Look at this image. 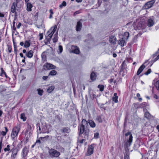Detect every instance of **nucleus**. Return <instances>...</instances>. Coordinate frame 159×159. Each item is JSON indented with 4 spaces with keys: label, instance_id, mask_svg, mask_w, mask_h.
<instances>
[{
    "label": "nucleus",
    "instance_id": "nucleus-61",
    "mask_svg": "<svg viewBox=\"0 0 159 159\" xmlns=\"http://www.w3.org/2000/svg\"><path fill=\"white\" fill-rule=\"evenodd\" d=\"M30 65L31 66V67L30 68H29V69H31L33 67V64H32L31 63H30Z\"/></svg>",
    "mask_w": 159,
    "mask_h": 159
},
{
    "label": "nucleus",
    "instance_id": "nucleus-18",
    "mask_svg": "<svg viewBox=\"0 0 159 159\" xmlns=\"http://www.w3.org/2000/svg\"><path fill=\"white\" fill-rule=\"evenodd\" d=\"M87 122L90 126L92 128H94L96 126V124L94 121L91 120H88Z\"/></svg>",
    "mask_w": 159,
    "mask_h": 159
},
{
    "label": "nucleus",
    "instance_id": "nucleus-21",
    "mask_svg": "<svg viewBox=\"0 0 159 159\" xmlns=\"http://www.w3.org/2000/svg\"><path fill=\"white\" fill-rule=\"evenodd\" d=\"M33 7L32 5L30 3H27V10L28 11H32V8Z\"/></svg>",
    "mask_w": 159,
    "mask_h": 159
},
{
    "label": "nucleus",
    "instance_id": "nucleus-40",
    "mask_svg": "<svg viewBox=\"0 0 159 159\" xmlns=\"http://www.w3.org/2000/svg\"><path fill=\"white\" fill-rule=\"evenodd\" d=\"M10 145H7V147L4 148V151L5 152H6L7 151H10Z\"/></svg>",
    "mask_w": 159,
    "mask_h": 159
},
{
    "label": "nucleus",
    "instance_id": "nucleus-34",
    "mask_svg": "<svg viewBox=\"0 0 159 159\" xmlns=\"http://www.w3.org/2000/svg\"><path fill=\"white\" fill-rule=\"evenodd\" d=\"M154 86L156 87L157 90L159 91V80L157 81L154 84Z\"/></svg>",
    "mask_w": 159,
    "mask_h": 159
},
{
    "label": "nucleus",
    "instance_id": "nucleus-25",
    "mask_svg": "<svg viewBox=\"0 0 159 159\" xmlns=\"http://www.w3.org/2000/svg\"><path fill=\"white\" fill-rule=\"evenodd\" d=\"M30 45V41H25L24 43V47L25 48L29 47Z\"/></svg>",
    "mask_w": 159,
    "mask_h": 159
},
{
    "label": "nucleus",
    "instance_id": "nucleus-20",
    "mask_svg": "<svg viewBox=\"0 0 159 159\" xmlns=\"http://www.w3.org/2000/svg\"><path fill=\"white\" fill-rule=\"evenodd\" d=\"M97 75L95 74V73L93 72H92L90 75V79L92 81L95 80L96 78Z\"/></svg>",
    "mask_w": 159,
    "mask_h": 159
},
{
    "label": "nucleus",
    "instance_id": "nucleus-59",
    "mask_svg": "<svg viewBox=\"0 0 159 159\" xmlns=\"http://www.w3.org/2000/svg\"><path fill=\"white\" fill-rule=\"evenodd\" d=\"M125 64H124V62H123L122 65H121V66H122V69H125Z\"/></svg>",
    "mask_w": 159,
    "mask_h": 159
},
{
    "label": "nucleus",
    "instance_id": "nucleus-43",
    "mask_svg": "<svg viewBox=\"0 0 159 159\" xmlns=\"http://www.w3.org/2000/svg\"><path fill=\"white\" fill-rule=\"evenodd\" d=\"M14 43V52L15 53H16L17 51V47L16 45L15 44V43L14 42H13Z\"/></svg>",
    "mask_w": 159,
    "mask_h": 159
},
{
    "label": "nucleus",
    "instance_id": "nucleus-35",
    "mask_svg": "<svg viewBox=\"0 0 159 159\" xmlns=\"http://www.w3.org/2000/svg\"><path fill=\"white\" fill-rule=\"evenodd\" d=\"M66 5V3L65 1H63L62 3L59 5V7L60 8H62L63 7H65Z\"/></svg>",
    "mask_w": 159,
    "mask_h": 159
},
{
    "label": "nucleus",
    "instance_id": "nucleus-4",
    "mask_svg": "<svg viewBox=\"0 0 159 159\" xmlns=\"http://www.w3.org/2000/svg\"><path fill=\"white\" fill-rule=\"evenodd\" d=\"M57 25H54L53 27H52L47 32L46 34L47 36V39L48 40H50L52 36L56 31L57 29Z\"/></svg>",
    "mask_w": 159,
    "mask_h": 159
},
{
    "label": "nucleus",
    "instance_id": "nucleus-53",
    "mask_svg": "<svg viewBox=\"0 0 159 159\" xmlns=\"http://www.w3.org/2000/svg\"><path fill=\"white\" fill-rule=\"evenodd\" d=\"M16 2V4H18L21 1V0H15Z\"/></svg>",
    "mask_w": 159,
    "mask_h": 159
},
{
    "label": "nucleus",
    "instance_id": "nucleus-56",
    "mask_svg": "<svg viewBox=\"0 0 159 159\" xmlns=\"http://www.w3.org/2000/svg\"><path fill=\"white\" fill-rule=\"evenodd\" d=\"M48 76H43V80H46L48 78Z\"/></svg>",
    "mask_w": 159,
    "mask_h": 159
},
{
    "label": "nucleus",
    "instance_id": "nucleus-32",
    "mask_svg": "<svg viewBox=\"0 0 159 159\" xmlns=\"http://www.w3.org/2000/svg\"><path fill=\"white\" fill-rule=\"evenodd\" d=\"M37 91L38 92V94L42 96L43 95V90L41 89H38Z\"/></svg>",
    "mask_w": 159,
    "mask_h": 159
},
{
    "label": "nucleus",
    "instance_id": "nucleus-9",
    "mask_svg": "<svg viewBox=\"0 0 159 159\" xmlns=\"http://www.w3.org/2000/svg\"><path fill=\"white\" fill-rule=\"evenodd\" d=\"M29 151V148H27L26 146L24 147L22 149L21 152V156L23 158L26 157Z\"/></svg>",
    "mask_w": 159,
    "mask_h": 159
},
{
    "label": "nucleus",
    "instance_id": "nucleus-15",
    "mask_svg": "<svg viewBox=\"0 0 159 159\" xmlns=\"http://www.w3.org/2000/svg\"><path fill=\"white\" fill-rule=\"evenodd\" d=\"M82 27V24L80 21H78L76 26V30L77 31H80Z\"/></svg>",
    "mask_w": 159,
    "mask_h": 159
},
{
    "label": "nucleus",
    "instance_id": "nucleus-27",
    "mask_svg": "<svg viewBox=\"0 0 159 159\" xmlns=\"http://www.w3.org/2000/svg\"><path fill=\"white\" fill-rule=\"evenodd\" d=\"M5 131H2L1 132V134L3 136H5L8 130L7 128L6 127H5Z\"/></svg>",
    "mask_w": 159,
    "mask_h": 159
},
{
    "label": "nucleus",
    "instance_id": "nucleus-19",
    "mask_svg": "<svg viewBox=\"0 0 159 159\" xmlns=\"http://www.w3.org/2000/svg\"><path fill=\"white\" fill-rule=\"evenodd\" d=\"M33 53L34 52L32 50H30L28 52L26 53L25 54L28 57L31 58L33 56Z\"/></svg>",
    "mask_w": 159,
    "mask_h": 159
},
{
    "label": "nucleus",
    "instance_id": "nucleus-26",
    "mask_svg": "<svg viewBox=\"0 0 159 159\" xmlns=\"http://www.w3.org/2000/svg\"><path fill=\"white\" fill-rule=\"evenodd\" d=\"M55 87L54 86H51L48 87V88L47 89V92L49 93H50L54 89Z\"/></svg>",
    "mask_w": 159,
    "mask_h": 159
},
{
    "label": "nucleus",
    "instance_id": "nucleus-47",
    "mask_svg": "<svg viewBox=\"0 0 159 159\" xmlns=\"http://www.w3.org/2000/svg\"><path fill=\"white\" fill-rule=\"evenodd\" d=\"M58 48L60 53H61L63 51V48L62 46L59 45V46Z\"/></svg>",
    "mask_w": 159,
    "mask_h": 159
},
{
    "label": "nucleus",
    "instance_id": "nucleus-62",
    "mask_svg": "<svg viewBox=\"0 0 159 159\" xmlns=\"http://www.w3.org/2000/svg\"><path fill=\"white\" fill-rule=\"evenodd\" d=\"M113 56L114 57H116L117 56V55L116 53H114L113 54Z\"/></svg>",
    "mask_w": 159,
    "mask_h": 159
},
{
    "label": "nucleus",
    "instance_id": "nucleus-10",
    "mask_svg": "<svg viewBox=\"0 0 159 159\" xmlns=\"http://www.w3.org/2000/svg\"><path fill=\"white\" fill-rule=\"evenodd\" d=\"M155 0H151L146 2L144 5V8L145 9H148L152 7L155 3Z\"/></svg>",
    "mask_w": 159,
    "mask_h": 159
},
{
    "label": "nucleus",
    "instance_id": "nucleus-8",
    "mask_svg": "<svg viewBox=\"0 0 159 159\" xmlns=\"http://www.w3.org/2000/svg\"><path fill=\"white\" fill-rule=\"evenodd\" d=\"M18 151L19 150L18 149L16 148H13L11 150V151L12 152V153L11 156V159H15L16 157Z\"/></svg>",
    "mask_w": 159,
    "mask_h": 159
},
{
    "label": "nucleus",
    "instance_id": "nucleus-6",
    "mask_svg": "<svg viewBox=\"0 0 159 159\" xmlns=\"http://www.w3.org/2000/svg\"><path fill=\"white\" fill-rule=\"evenodd\" d=\"M48 152L49 156L52 158L58 157L60 155V152L52 148L49 149Z\"/></svg>",
    "mask_w": 159,
    "mask_h": 159
},
{
    "label": "nucleus",
    "instance_id": "nucleus-29",
    "mask_svg": "<svg viewBox=\"0 0 159 159\" xmlns=\"http://www.w3.org/2000/svg\"><path fill=\"white\" fill-rule=\"evenodd\" d=\"M124 38L125 39H128L129 36V33L128 32H125L123 35Z\"/></svg>",
    "mask_w": 159,
    "mask_h": 159
},
{
    "label": "nucleus",
    "instance_id": "nucleus-30",
    "mask_svg": "<svg viewBox=\"0 0 159 159\" xmlns=\"http://www.w3.org/2000/svg\"><path fill=\"white\" fill-rule=\"evenodd\" d=\"M6 90V89L4 86H0V93H1L2 92L5 91Z\"/></svg>",
    "mask_w": 159,
    "mask_h": 159
},
{
    "label": "nucleus",
    "instance_id": "nucleus-55",
    "mask_svg": "<svg viewBox=\"0 0 159 159\" xmlns=\"http://www.w3.org/2000/svg\"><path fill=\"white\" fill-rule=\"evenodd\" d=\"M4 16V14L2 13H1L0 12V17H3Z\"/></svg>",
    "mask_w": 159,
    "mask_h": 159
},
{
    "label": "nucleus",
    "instance_id": "nucleus-46",
    "mask_svg": "<svg viewBox=\"0 0 159 159\" xmlns=\"http://www.w3.org/2000/svg\"><path fill=\"white\" fill-rule=\"evenodd\" d=\"M99 136V133L97 132L94 134V138L96 139H97L98 138Z\"/></svg>",
    "mask_w": 159,
    "mask_h": 159
},
{
    "label": "nucleus",
    "instance_id": "nucleus-24",
    "mask_svg": "<svg viewBox=\"0 0 159 159\" xmlns=\"http://www.w3.org/2000/svg\"><path fill=\"white\" fill-rule=\"evenodd\" d=\"M61 131L63 133H69L70 131V129L67 127H65L61 129Z\"/></svg>",
    "mask_w": 159,
    "mask_h": 159
},
{
    "label": "nucleus",
    "instance_id": "nucleus-13",
    "mask_svg": "<svg viewBox=\"0 0 159 159\" xmlns=\"http://www.w3.org/2000/svg\"><path fill=\"white\" fill-rule=\"evenodd\" d=\"M18 4L16 3L15 2L13 3L11 6V11L12 13H15V14H17V12L16 11V7Z\"/></svg>",
    "mask_w": 159,
    "mask_h": 159
},
{
    "label": "nucleus",
    "instance_id": "nucleus-3",
    "mask_svg": "<svg viewBox=\"0 0 159 159\" xmlns=\"http://www.w3.org/2000/svg\"><path fill=\"white\" fill-rule=\"evenodd\" d=\"M20 129V126L19 125H17L13 128L11 134V137L13 140H14L15 138L17 136Z\"/></svg>",
    "mask_w": 159,
    "mask_h": 159
},
{
    "label": "nucleus",
    "instance_id": "nucleus-33",
    "mask_svg": "<svg viewBox=\"0 0 159 159\" xmlns=\"http://www.w3.org/2000/svg\"><path fill=\"white\" fill-rule=\"evenodd\" d=\"M96 120L99 122L101 123L102 122V119L100 116H98L96 118Z\"/></svg>",
    "mask_w": 159,
    "mask_h": 159
},
{
    "label": "nucleus",
    "instance_id": "nucleus-42",
    "mask_svg": "<svg viewBox=\"0 0 159 159\" xmlns=\"http://www.w3.org/2000/svg\"><path fill=\"white\" fill-rule=\"evenodd\" d=\"M8 50L9 53H11L12 51V47L10 45H7Z\"/></svg>",
    "mask_w": 159,
    "mask_h": 159
},
{
    "label": "nucleus",
    "instance_id": "nucleus-16",
    "mask_svg": "<svg viewBox=\"0 0 159 159\" xmlns=\"http://www.w3.org/2000/svg\"><path fill=\"white\" fill-rule=\"evenodd\" d=\"M119 44L121 46L123 47L125 44H126V43L125 40L123 38L120 39L118 41Z\"/></svg>",
    "mask_w": 159,
    "mask_h": 159
},
{
    "label": "nucleus",
    "instance_id": "nucleus-22",
    "mask_svg": "<svg viewBox=\"0 0 159 159\" xmlns=\"http://www.w3.org/2000/svg\"><path fill=\"white\" fill-rule=\"evenodd\" d=\"M118 97L117 96V93H115L112 98V101L115 103H117L118 102Z\"/></svg>",
    "mask_w": 159,
    "mask_h": 159
},
{
    "label": "nucleus",
    "instance_id": "nucleus-23",
    "mask_svg": "<svg viewBox=\"0 0 159 159\" xmlns=\"http://www.w3.org/2000/svg\"><path fill=\"white\" fill-rule=\"evenodd\" d=\"M49 137V136L48 135H47L44 137H40L39 138V139H38L36 140L35 143L36 144V143H41V142L40 140V139L42 140L43 139H44L45 140H46L47 139H48V138Z\"/></svg>",
    "mask_w": 159,
    "mask_h": 159
},
{
    "label": "nucleus",
    "instance_id": "nucleus-52",
    "mask_svg": "<svg viewBox=\"0 0 159 159\" xmlns=\"http://www.w3.org/2000/svg\"><path fill=\"white\" fill-rule=\"evenodd\" d=\"M21 25V24L19 22L17 25V28L18 29H19Z\"/></svg>",
    "mask_w": 159,
    "mask_h": 159
},
{
    "label": "nucleus",
    "instance_id": "nucleus-50",
    "mask_svg": "<svg viewBox=\"0 0 159 159\" xmlns=\"http://www.w3.org/2000/svg\"><path fill=\"white\" fill-rule=\"evenodd\" d=\"M129 157L128 155L126 154L125 155L124 159H129Z\"/></svg>",
    "mask_w": 159,
    "mask_h": 159
},
{
    "label": "nucleus",
    "instance_id": "nucleus-36",
    "mask_svg": "<svg viewBox=\"0 0 159 159\" xmlns=\"http://www.w3.org/2000/svg\"><path fill=\"white\" fill-rule=\"evenodd\" d=\"M144 115L145 117L148 119H149L150 118V115L148 112H146Z\"/></svg>",
    "mask_w": 159,
    "mask_h": 159
},
{
    "label": "nucleus",
    "instance_id": "nucleus-49",
    "mask_svg": "<svg viewBox=\"0 0 159 159\" xmlns=\"http://www.w3.org/2000/svg\"><path fill=\"white\" fill-rule=\"evenodd\" d=\"M39 36V40H41L43 39V34L42 33L40 34Z\"/></svg>",
    "mask_w": 159,
    "mask_h": 159
},
{
    "label": "nucleus",
    "instance_id": "nucleus-38",
    "mask_svg": "<svg viewBox=\"0 0 159 159\" xmlns=\"http://www.w3.org/2000/svg\"><path fill=\"white\" fill-rule=\"evenodd\" d=\"M72 52L73 53H74L76 54H79L80 52V51L79 49L76 48L75 49L73 50Z\"/></svg>",
    "mask_w": 159,
    "mask_h": 159
},
{
    "label": "nucleus",
    "instance_id": "nucleus-63",
    "mask_svg": "<svg viewBox=\"0 0 159 159\" xmlns=\"http://www.w3.org/2000/svg\"><path fill=\"white\" fill-rule=\"evenodd\" d=\"M136 96H137V97L138 98H139L140 97V94H139V93H137V95H136Z\"/></svg>",
    "mask_w": 159,
    "mask_h": 159
},
{
    "label": "nucleus",
    "instance_id": "nucleus-64",
    "mask_svg": "<svg viewBox=\"0 0 159 159\" xmlns=\"http://www.w3.org/2000/svg\"><path fill=\"white\" fill-rule=\"evenodd\" d=\"M157 129L158 130L159 132V125H157L156 127Z\"/></svg>",
    "mask_w": 159,
    "mask_h": 159
},
{
    "label": "nucleus",
    "instance_id": "nucleus-31",
    "mask_svg": "<svg viewBox=\"0 0 159 159\" xmlns=\"http://www.w3.org/2000/svg\"><path fill=\"white\" fill-rule=\"evenodd\" d=\"M20 118L24 121L26 120V117L24 113H22L21 114Z\"/></svg>",
    "mask_w": 159,
    "mask_h": 159
},
{
    "label": "nucleus",
    "instance_id": "nucleus-37",
    "mask_svg": "<svg viewBox=\"0 0 159 159\" xmlns=\"http://www.w3.org/2000/svg\"><path fill=\"white\" fill-rule=\"evenodd\" d=\"M98 88L99 89L100 91H102L104 90V86L103 85H98Z\"/></svg>",
    "mask_w": 159,
    "mask_h": 159
},
{
    "label": "nucleus",
    "instance_id": "nucleus-57",
    "mask_svg": "<svg viewBox=\"0 0 159 159\" xmlns=\"http://www.w3.org/2000/svg\"><path fill=\"white\" fill-rule=\"evenodd\" d=\"M85 140L84 139H82L79 142L80 143H83L84 141Z\"/></svg>",
    "mask_w": 159,
    "mask_h": 159
},
{
    "label": "nucleus",
    "instance_id": "nucleus-60",
    "mask_svg": "<svg viewBox=\"0 0 159 159\" xmlns=\"http://www.w3.org/2000/svg\"><path fill=\"white\" fill-rule=\"evenodd\" d=\"M20 45H21V46H23L24 45V43L23 42H20Z\"/></svg>",
    "mask_w": 159,
    "mask_h": 159
},
{
    "label": "nucleus",
    "instance_id": "nucleus-58",
    "mask_svg": "<svg viewBox=\"0 0 159 159\" xmlns=\"http://www.w3.org/2000/svg\"><path fill=\"white\" fill-rule=\"evenodd\" d=\"M153 97L155 98V99H158V96L156 95V94H154L153 96Z\"/></svg>",
    "mask_w": 159,
    "mask_h": 159
},
{
    "label": "nucleus",
    "instance_id": "nucleus-45",
    "mask_svg": "<svg viewBox=\"0 0 159 159\" xmlns=\"http://www.w3.org/2000/svg\"><path fill=\"white\" fill-rule=\"evenodd\" d=\"M108 82L110 84H111L113 82V83L115 84L116 83V81L114 80L113 79H110L109 80Z\"/></svg>",
    "mask_w": 159,
    "mask_h": 159
},
{
    "label": "nucleus",
    "instance_id": "nucleus-28",
    "mask_svg": "<svg viewBox=\"0 0 159 159\" xmlns=\"http://www.w3.org/2000/svg\"><path fill=\"white\" fill-rule=\"evenodd\" d=\"M57 73V72L56 70H53L50 72L49 75L54 76Z\"/></svg>",
    "mask_w": 159,
    "mask_h": 159
},
{
    "label": "nucleus",
    "instance_id": "nucleus-41",
    "mask_svg": "<svg viewBox=\"0 0 159 159\" xmlns=\"http://www.w3.org/2000/svg\"><path fill=\"white\" fill-rule=\"evenodd\" d=\"M1 74L0 75L2 76H3V75H6V73L3 68H2L1 69Z\"/></svg>",
    "mask_w": 159,
    "mask_h": 159
},
{
    "label": "nucleus",
    "instance_id": "nucleus-39",
    "mask_svg": "<svg viewBox=\"0 0 159 159\" xmlns=\"http://www.w3.org/2000/svg\"><path fill=\"white\" fill-rule=\"evenodd\" d=\"M57 35L56 34H55L54 35V37L53 39L52 40L53 41V42L54 43H55L57 41Z\"/></svg>",
    "mask_w": 159,
    "mask_h": 159
},
{
    "label": "nucleus",
    "instance_id": "nucleus-7",
    "mask_svg": "<svg viewBox=\"0 0 159 159\" xmlns=\"http://www.w3.org/2000/svg\"><path fill=\"white\" fill-rule=\"evenodd\" d=\"M155 17L151 16L148 17L147 21V24L149 27L152 26L155 24Z\"/></svg>",
    "mask_w": 159,
    "mask_h": 159
},
{
    "label": "nucleus",
    "instance_id": "nucleus-48",
    "mask_svg": "<svg viewBox=\"0 0 159 159\" xmlns=\"http://www.w3.org/2000/svg\"><path fill=\"white\" fill-rule=\"evenodd\" d=\"M41 56L42 58L43 59H45L46 58V56L45 55L44 52H43Z\"/></svg>",
    "mask_w": 159,
    "mask_h": 159
},
{
    "label": "nucleus",
    "instance_id": "nucleus-1",
    "mask_svg": "<svg viewBox=\"0 0 159 159\" xmlns=\"http://www.w3.org/2000/svg\"><path fill=\"white\" fill-rule=\"evenodd\" d=\"M82 124L78 126L79 133L82 134L84 133V138L88 139L89 133V130L85 129L84 125L87 124V122L85 119H83L82 121Z\"/></svg>",
    "mask_w": 159,
    "mask_h": 159
},
{
    "label": "nucleus",
    "instance_id": "nucleus-44",
    "mask_svg": "<svg viewBox=\"0 0 159 159\" xmlns=\"http://www.w3.org/2000/svg\"><path fill=\"white\" fill-rule=\"evenodd\" d=\"M151 72V70L150 69H148L147 72H145L144 73V74L146 75H148Z\"/></svg>",
    "mask_w": 159,
    "mask_h": 159
},
{
    "label": "nucleus",
    "instance_id": "nucleus-54",
    "mask_svg": "<svg viewBox=\"0 0 159 159\" xmlns=\"http://www.w3.org/2000/svg\"><path fill=\"white\" fill-rule=\"evenodd\" d=\"M49 12L50 13V14L53 15V11L52 10V9H51L49 10Z\"/></svg>",
    "mask_w": 159,
    "mask_h": 159
},
{
    "label": "nucleus",
    "instance_id": "nucleus-2",
    "mask_svg": "<svg viewBox=\"0 0 159 159\" xmlns=\"http://www.w3.org/2000/svg\"><path fill=\"white\" fill-rule=\"evenodd\" d=\"M145 20L144 17H142L136 20L135 25L139 30L145 28Z\"/></svg>",
    "mask_w": 159,
    "mask_h": 159
},
{
    "label": "nucleus",
    "instance_id": "nucleus-14",
    "mask_svg": "<svg viewBox=\"0 0 159 159\" xmlns=\"http://www.w3.org/2000/svg\"><path fill=\"white\" fill-rule=\"evenodd\" d=\"M116 38L115 36L112 35L110 37L109 41L111 43L115 44L116 43Z\"/></svg>",
    "mask_w": 159,
    "mask_h": 159
},
{
    "label": "nucleus",
    "instance_id": "nucleus-12",
    "mask_svg": "<svg viewBox=\"0 0 159 159\" xmlns=\"http://www.w3.org/2000/svg\"><path fill=\"white\" fill-rule=\"evenodd\" d=\"M43 66L48 70L55 69L56 67L55 66L48 63H46Z\"/></svg>",
    "mask_w": 159,
    "mask_h": 159
},
{
    "label": "nucleus",
    "instance_id": "nucleus-17",
    "mask_svg": "<svg viewBox=\"0 0 159 159\" xmlns=\"http://www.w3.org/2000/svg\"><path fill=\"white\" fill-rule=\"evenodd\" d=\"M145 67V66L143 64L141 65L138 69L137 73V75H139L142 72Z\"/></svg>",
    "mask_w": 159,
    "mask_h": 159
},
{
    "label": "nucleus",
    "instance_id": "nucleus-51",
    "mask_svg": "<svg viewBox=\"0 0 159 159\" xmlns=\"http://www.w3.org/2000/svg\"><path fill=\"white\" fill-rule=\"evenodd\" d=\"M159 59V54L156 57V58H154V61L155 62L157 60Z\"/></svg>",
    "mask_w": 159,
    "mask_h": 159
},
{
    "label": "nucleus",
    "instance_id": "nucleus-5",
    "mask_svg": "<svg viewBox=\"0 0 159 159\" xmlns=\"http://www.w3.org/2000/svg\"><path fill=\"white\" fill-rule=\"evenodd\" d=\"M129 135V137L128 138H127V141L125 144L126 147L127 148H128L129 147L131 144L132 140H133V136L130 132H128L125 134V136L126 137H127Z\"/></svg>",
    "mask_w": 159,
    "mask_h": 159
},
{
    "label": "nucleus",
    "instance_id": "nucleus-11",
    "mask_svg": "<svg viewBox=\"0 0 159 159\" xmlns=\"http://www.w3.org/2000/svg\"><path fill=\"white\" fill-rule=\"evenodd\" d=\"M95 146V144H93L89 146L87 152V155L90 156L92 154L93 152V150L94 147Z\"/></svg>",
    "mask_w": 159,
    "mask_h": 159
}]
</instances>
